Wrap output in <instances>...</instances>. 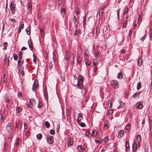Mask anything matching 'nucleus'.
<instances>
[{"label": "nucleus", "instance_id": "c85d7f7f", "mask_svg": "<svg viewBox=\"0 0 152 152\" xmlns=\"http://www.w3.org/2000/svg\"><path fill=\"white\" fill-rule=\"evenodd\" d=\"M125 147L126 151L129 150V143L128 142L126 141Z\"/></svg>", "mask_w": 152, "mask_h": 152}, {"label": "nucleus", "instance_id": "603ef678", "mask_svg": "<svg viewBox=\"0 0 152 152\" xmlns=\"http://www.w3.org/2000/svg\"><path fill=\"white\" fill-rule=\"evenodd\" d=\"M6 80H7V76H6V75H3V82L6 83Z\"/></svg>", "mask_w": 152, "mask_h": 152}, {"label": "nucleus", "instance_id": "09e8293b", "mask_svg": "<svg viewBox=\"0 0 152 152\" xmlns=\"http://www.w3.org/2000/svg\"><path fill=\"white\" fill-rule=\"evenodd\" d=\"M108 106L109 108H111L112 106V101H109L108 104Z\"/></svg>", "mask_w": 152, "mask_h": 152}, {"label": "nucleus", "instance_id": "72a5a7b5", "mask_svg": "<svg viewBox=\"0 0 152 152\" xmlns=\"http://www.w3.org/2000/svg\"><path fill=\"white\" fill-rule=\"evenodd\" d=\"M142 59L141 57L138 60L137 64L138 65L140 66L141 65L142 63Z\"/></svg>", "mask_w": 152, "mask_h": 152}, {"label": "nucleus", "instance_id": "de8ad7c7", "mask_svg": "<svg viewBox=\"0 0 152 152\" xmlns=\"http://www.w3.org/2000/svg\"><path fill=\"white\" fill-rule=\"evenodd\" d=\"M127 24V21L126 20H124V21L123 23V27L125 28L126 27Z\"/></svg>", "mask_w": 152, "mask_h": 152}, {"label": "nucleus", "instance_id": "473e14b6", "mask_svg": "<svg viewBox=\"0 0 152 152\" xmlns=\"http://www.w3.org/2000/svg\"><path fill=\"white\" fill-rule=\"evenodd\" d=\"M97 134V132L96 130H94L92 133V136H94V137H96Z\"/></svg>", "mask_w": 152, "mask_h": 152}, {"label": "nucleus", "instance_id": "412c9836", "mask_svg": "<svg viewBox=\"0 0 152 152\" xmlns=\"http://www.w3.org/2000/svg\"><path fill=\"white\" fill-rule=\"evenodd\" d=\"M4 146L3 149V152H7L8 147L7 143L6 142H4Z\"/></svg>", "mask_w": 152, "mask_h": 152}, {"label": "nucleus", "instance_id": "39448f33", "mask_svg": "<svg viewBox=\"0 0 152 152\" xmlns=\"http://www.w3.org/2000/svg\"><path fill=\"white\" fill-rule=\"evenodd\" d=\"M29 105L28 104L27 107L29 106L30 107H32V106H35L36 104V102L34 99H31L29 101ZM26 104L27 105V104Z\"/></svg>", "mask_w": 152, "mask_h": 152}, {"label": "nucleus", "instance_id": "c03bdc74", "mask_svg": "<svg viewBox=\"0 0 152 152\" xmlns=\"http://www.w3.org/2000/svg\"><path fill=\"white\" fill-rule=\"evenodd\" d=\"M33 57H34L33 59V61L34 62L35 64H36V60H37V57L35 56L34 55H33Z\"/></svg>", "mask_w": 152, "mask_h": 152}, {"label": "nucleus", "instance_id": "dca6fc26", "mask_svg": "<svg viewBox=\"0 0 152 152\" xmlns=\"http://www.w3.org/2000/svg\"><path fill=\"white\" fill-rule=\"evenodd\" d=\"M124 132L123 130L120 131L118 132V137L119 138L122 137L124 135Z\"/></svg>", "mask_w": 152, "mask_h": 152}, {"label": "nucleus", "instance_id": "6e6d98bb", "mask_svg": "<svg viewBox=\"0 0 152 152\" xmlns=\"http://www.w3.org/2000/svg\"><path fill=\"white\" fill-rule=\"evenodd\" d=\"M83 26H84L86 25V19L85 18V17H83Z\"/></svg>", "mask_w": 152, "mask_h": 152}, {"label": "nucleus", "instance_id": "338daca9", "mask_svg": "<svg viewBox=\"0 0 152 152\" xmlns=\"http://www.w3.org/2000/svg\"><path fill=\"white\" fill-rule=\"evenodd\" d=\"M50 134H55V132L54 130L51 129L50 131Z\"/></svg>", "mask_w": 152, "mask_h": 152}, {"label": "nucleus", "instance_id": "8fccbe9b", "mask_svg": "<svg viewBox=\"0 0 152 152\" xmlns=\"http://www.w3.org/2000/svg\"><path fill=\"white\" fill-rule=\"evenodd\" d=\"M142 19V17H141V16H140L139 15V18H138V22L139 23V25H140V22L141 21Z\"/></svg>", "mask_w": 152, "mask_h": 152}, {"label": "nucleus", "instance_id": "cd10ccee", "mask_svg": "<svg viewBox=\"0 0 152 152\" xmlns=\"http://www.w3.org/2000/svg\"><path fill=\"white\" fill-rule=\"evenodd\" d=\"M141 92L138 91L134 93L133 96V97L134 98H136V97H138L140 95Z\"/></svg>", "mask_w": 152, "mask_h": 152}, {"label": "nucleus", "instance_id": "f3484780", "mask_svg": "<svg viewBox=\"0 0 152 152\" xmlns=\"http://www.w3.org/2000/svg\"><path fill=\"white\" fill-rule=\"evenodd\" d=\"M132 149L134 151H136L137 149V144L136 142H134L132 145Z\"/></svg>", "mask_w": 152, "mask_h": 152}, {"label": "nucleus", "instance_id": "864d4df0", "mask_svg": "<svg viewBox=\"0 0 152 152\" xmlns=\"http://www.w3.org/2000/svg\"><path fill=\"white\" fill-rule=\"evenodd\" d=\"M77 64H80L81 63V61L80 60V58L78 57L77 58Z\"/></svg>", "mask_w": 152, "mask_h": 152}, {"label": "nucleus", "instance_id": "a878e982", "mask_svg": "<svg viewBox=\"0 0 152 152\" xmlns=\"http://www.w3.org/2000/svg\"><path fill=\"white\" fill-rule=\"evenodd\" d=\"M137 108L139 109H141L143 107V105L142 103H137L136 104Z\"/></svg>", "mask_w": 152, "mask_h": 152}, {"label": "nucleus", "instance_id": "f8f14e48", "mask_svg": "<svg viewBox=\"0 0 152 152\" xmlns=\"http://www.w3.org/2000/svg\"><path fill=\"white\" fill-rule=\"evenodd\" d=\"M75 28V31L74 33V35L76 36H78L80 34V31L79 28H78V26H77Z\"/></svg>", "mask_w": 152, "mask_h": 152}, {"label": "nucleus", "instance_id": "4d7b16f0", "mask_svg": "<svg viewBox=\"0 0 152 152\" xmlns=\"http://www.w3.org/2000/svg\"><path fill=\"white\" fill-rule=\"evenodd\" d=\"M85 135L87 136H88L89 137H91V136H92V135L90 134V136H89V135H90V133L89 132H85Z\"/></svg>", "mask_w": 152, "mask_h": 152}, {"label": "nucleus", "instance_id": "a211bd4d", "mask_svg": "<svg viewBox=\"0 0 152 152\" xmlns=\"http://www.w3.org/2000/svg\"><path fill=\"white\" fill-rule=\"evenodd\" d=\"M73 143V140L72 138H69L68 140L67 145L68 146L72 145Z\"/></svg>", "mask_w": 152, "mask_h": 152}, {"label": "nucleus", "instance_id": "13d9d810", "mask_svg": "<svg viewBox=\"0 0 152 152\" xmlns=\"http://www.w3.org/2000/svg\"><path fill=\"white\" fill-rule=\"evenodd\" d=\"M7 45L8 44L7 42H4L3 43V46L4 47V48H3L4 50H6L7 49L5 48L7 46Z\"/></svg>", "mask_w": 152, "mask_h": 152}, {"label": "nucleus", "instance_id": "79ce46f5", "mask_svg": "<svg viewBox=\"0 0 152 152\" xmlns=\"http://www.w3.org/2000/svg\"><path fill=\"white\" fill-rule=\"evenodd\" d=\"M70 58L72 60V61H74L75 58V56L74 53L71 54Z\"/></svg>", "mask_w": 152, "mask_h": 152}, {"label": "nucleus", "instance_id": "423d86ee", "mask_svg": "<svg viewBox=\"0 0 152 152\" xmlns=\"http://www.w3.org/2000/svg\"><path fill=\"white\" fill-rule=\"evenodd\" d=\"M83 79L84 77L81 75H80L78 77V80L77 81V85H79V83L82 84V83H83L84 80Z\"/></svg>", "mask_w": 152, "mask_h": 152}, {"label": "nucleus", "instance_id": "20e7f679", "mask_svg": "<svg viewBox=\"0 0 152 152\" xmlns=\"http://www.w3.org/2000/svg\"><path fill=\"white\" fill-rule=\"evenodd\" d=\"M47 142L49 144H53L54 142L53 137L52 136H49L46 137Z\"/></svg>", "mask_w": 152, "mask_h": 152}, {"label": "nucleus", "instance_id": "49530a36", "mask_svg": "<svg viewBox=\"0 0 152 152\" xmlns=\"http://www.w3.org/2000/svg\"><path fill=\"white\" fill-rule=\"evenodd\" d=\"M30 28H27L26 30V32L27 35H29L30 34Z\"/></svg>", "mask_w": 152, "mask_h": 152}, {"label": "nucleus", "instance_id": "4468645a", "mask_svg": "<svg viewBox=\"0 0 152 152\" xmlns=\"http://www.w3.org/2000/svg\"><path fill=\"white\" fill-rule=\"evenodd\" d=\"M53 62H50L49 65V67L50 70H51L53 67L55 66L54 58V57H53Z\"/></svg>", "mask_w": 152, "mask_h": 152}, {"label": "nucleus", "instance_id": "5fc2aeb1", "mask_svg": "<svg viewBox=\"0 0 152 152\" xmlns=\"http://www.w3.org/2000/svg\"><path fill=\"white\" fill-rule=\"evenodd\" d=\"M45 125L47 128H49L50 127V124L48 121H46L45 122Z\"/></svg>", "mask_w": 152, "mask_h": 152}, {"label": "nucleus", "instance_id": "ddd939ff", "mask_svg": "<svg viewBox=\"0 0 152 152\" xmlns=\"http://www.w3.org/2000/svg\"><path fill=\"white\" fill-rule=\"evenodd\" d=\"M109 124V122L107 121H105L104 122V129L105 130L109 128V126H108V125Z\"/></svg>", "mask_w": 152, "mask_h": 152}, {"label": "nucleus", "instance_id": "a18cd8bd", "mask_svg": "<svg viewBox=\"0 0 152 152\" xmlns=\"http://www.w3.org/2000/svg\"><path fill=\"white\" fill-rule=\"evenodd\" d=\"M43 105L42 103L40 101L38 102V104L37 107L39 108H40Z\"/></svg>", "mask_w": 152, "mask_h": 152}, {"label": "nucleus", "instance_id": "37998d69", "mask_svg": "<svg viewBox=\"0 0 152 152\" xmlns=\"http://www.w3.org/2000/svg\"><path fill=\"white\" fill-rule=\"evenodd\" d=\"M77 85V86L79 87V88L80 89H83L84 87V86L83 84V83H82V84L79 83V85Z\"/></svg>", "mask_w": 152, "mask_h": 152}, {"label": "nucleus", "instance_id": "69168bd1", "mask_svg": "<svg viewBox=\"0 0 152 152\" xmlns=\"http://www.w3.org/2000/svg\"><path fill=\"white\" fill-rule=\"evenodd\" d=\"M79 124L80 125V126L82 127H84L86 125L83 122L80 123Z\"/></svg>", "mask_w": 152, "mask_h": 152}, {"label": "nucleus", "instance_id": "0e129e2a", "mask_svg": "<svg viewBox=\"0 0 152 152\" xmlns=\"http://www.w3.org/2000/svg\"><path fill=\"white\" fill-rule=\"evenodd\" d=\"M19 121H17L16 122L15 124V127L16 128H18V127L19 124Z\"/></svg>", "mask_w": 152, "mask_h": 152}, {"label": "nucleus", "instance_id": "f03ea898", "mask_svg": "<svg viewBox=\"0 0 152 152\" xmlns=\"http://www.w3.org/2000/svg\"><path fill=\"white\" fill-rule=\"evenodd\" d=\"M15 4L13 2H12L10 4V9L11 11L12 14L14 15L15 11Z\"/></svg>", "mask_w": 152, "mask_h": 152}, {"label": "nucleus", "instance_id": "c756f323", "mask_svg": "<svg viewBox=\"0 0 152 152\" xmlns=\"http://www.w3.org/2000/svg\"><path fill=\"white\" fill-rule=\"evenodd\" d=\"M44 95L45 99L47 102H48V93L47 91L45 92V91Z\"/></svg>", "mask_w": 152, "mask_h": 152}, {"label": "nucleus", "instance_id": "b1692460", "mask_svg": "<svg viewBox=\"0 0 152 152\" xmlns=\"http://www.w3.org/2000/svg\"><path fill=\"white\" fill-rule=\"evenodd\" d=\"M19 72L20 74L23 75H24V72H23L24 68L23 66H21L20 68L18 69Z\"/></svg>", "mask_w": 152, "mask_h": 152}, {"label": "nucleus", "instance_id": "393cba45", "mask_svg": "<svg viewBox=\"0 0 152 152\" xmlns=\"http://www.w3.org/2000/svg\"><path fill=\"white\" fill-rule=\"evenodd\" d=\"M85 62L86 66L90 65L91 64V61L88 60L87 58H85Z\"/></svg>", "mask_w": 152, "mask_h": 152}, {"label": "nucleus", "instance_id": "052dcab7", "mask_svg": "<svg viewBox=\"0 0 152 152\" xmlns=\"http://www.w3.org/2000/svg\"><path fill=\"white\" fill-rule=\"evenodd\" d=\"M125 10L124 11L123 14H125V13H127L128 12V8L127 7H126V8L125 9H124Z\"/></svg>", "mask_w": 152, "mask_h": 152}, {"label": "nucleus", "instance_id": "7c9ffc66", "mask_svg": "<svg viewBox=\"0 0 152 152\" xmlns=\"http://www.w3.org/2000/svg\"><path fill=\"white\" fill-rule=\"evenodd\" d=\"M104 8H103L101 9H100V10H99V16H100L101 15V17H102L103 14L104 13Z\"/></svg>", "mask_w": 152, "mask_h": 152}, {"label": "nucleus", "instance_id": "bf43d9fd", "mask_svg": "<svg viewBox=\"0 0 152 152\" xmlns=\"http://www.w3.org/2000/svg\"><path fill=\"white\" fill-rule=\"evenodd\" d=\"M97 66H95L93 68V72L95 75H96V72L97 70Z\"/></svg>", "mask_w": 152, "mask_h": 152}, {"label": "nucleus", "instance_id": "774afa93", "mask_svg": "<svg viewBox=\"0 0 152 152\" xmlns=\"http://www.w3.org/2000/svg\"><path fill=\"white\" fill-rule=\"evenodd\" d=\"M14 59L16 60L18 58V56L16 54H14L13 56Z\"/></svg>", "mask_w": 152, "mask_h": 152}, {"label": "nucleus", "instance_id": "f704fd0d", "mask_svg": "<svg viewBox=\"0 0 152 152\" xmlns=\"http://www.w3.org/2000/svg\"><path fill=\"white\" fill-rule=\"evenodd\" d=\"M20 142V139L19 138H17L15 142V144L17 146L19 145Z\"/></svg>", "mask_w": 152, "mask_h": 152}, {"label": "nucleus", "instance_id": "9b49d317", "mask_svg": "<svg viewBox=\"0 0 152 152\" xmlns=\"http://www.w3.org/2000/svg\"><path fill=\"white\" fill-rule=\"evenodd\" d=\"M4 61L5 64L8 66L9 65V58L8 57H7V55L5 56Z\"/></svg>", "mask_w": 152, "mask_h": 152}, {"label": "nucleus", "instance_id": "7ed1b4c3", "mask_svg": "<svg viewBox=\"0 0 152 152\" xmlns=\"http://www.w3.org/2000/svg\"><path fill=\"white\" fill-rule=\"evenodd\" d=\"M13 125L11 123H9L6 126V129L7 131L11 133L12 131Z\"/></svg>", "mask_w": 152, "mask_h": 152}, {"label": "nucleus", "instance_id": "4be33fe9", "mask_svg": "<svg viewBox=\"0 0 152 152\" xmlns=\"http://www.w3.org/2000/svg\"><path fill=\"white\" fill-rule=\"evenodd\" d=\"M28 46L30 49L31 50H33V47L32 46V42L31 40H28Z\"/></svg>", "mask_w": 152, "mask_h": 152}, {"label": "nucleus", "instance_id": "c9c22d12", "mask_svg": "<svg viewBox=\"0 0 152 152\" xmlns=\"http://www.w3.org/2000/svg\"><path fill=\"white\" fill-rule=\"evenodd\" d=\"M23 63V61L22 59H19L18 61V63L19 65L21 66Z\"/></svg>", "mask_w": 152, "mask_h": 152}, {"label": "nucleus", "instance_id": "680f3d73", "mask_svg": "<svg viewBox=\"0 0 152 152\" xmlns=\"http://www.w3.org/2000/svg\"><path fill=\"white\" fill-rule=\"evenodd\" d=\"M120 9H118L117 10V15L118 18V19L119 20V13L120 11Z\"/></svg>", "mask_w": 152, "mask_h": 152}, {"label": "nucleus", "instance_id": "9d476101", "mask_svg": "<svg viewBox=\"0 0 152 152\" xmlns=\"http://www.w3.org/2000/svg\"><path fill=\"white\" fill-rule=\"evenodd\" d=\"M10 96L8 95H6L4 98L5 102L9 103L10 101Z\"/></svg>", "mask_w": 152, "mask_h": 152}, {"label": "nucleus", "instance_id": "2f4dec72", "mask_svg": "<svg viewBox=\"0 0 152 152\" xmlns=\"http://www.w3.org/2000/svg\"><path fill=\"white\" fill-rule=\"evenodd\" d=\"M77 149L79 152H82L83 148L81 145H78L77 147Z\"/></svg>", "mask_w": 152, "mask_h": 152}, {"label": "nucleus", "instance_id": "3c124183", "mask_svg": "<svg viewBox=\"0 0 152 152\" xmlns=\"http://www.w3.org/2000/svg\"><path fill=\"white\" fill-rule=\"evenodd\" d=\"M108 114L109 115H112L113 113V110L112 109L109 110L107 112Z\"/></svg>", "mask_w": 152, "mask_h": 152}, {"label": "nucleus", "instance_id": "6ab92c4d", "mask_svg": "<svg viewBox=\"0 0 152 152\" xmlns=\"http://www.w3.org/2000/svg\"><path fill=\"white\" fill-rule=\"evenodd\" d=\"M83 115L81 113H78L77 115V121H80L82 119Z\"/></svg>", "mask_w": 152, "mask_h": 152}, {"label": "nucleus", "instance_id": "1a4fd4ad", "mask_svg": "<svg viewBox=\"0 0 152 152\" xmlns=\"http://www.w3.org/2000/svg\"><path fill=\"white\" fill-rule=\"evenodd\" d=\"M137 140L138 142V146H140V142H141V137L140 135H138L137 137Z\"/></svg>", "mask_w": 152, "mask_h": 152}, {"label": "nucleus", "instance_id": "ea45409f", "mask_svg": "<svg viewBox=\"0 0 152 152\" xmlns=\"http://www.w3.org/2000/svg\"><path fill=\"white\" fill-rule=\"evenodd\" d=\"M141 83L140 82H138L137 86V89H140L141 87Z\"/></svg>", "mask_w": 152, "mask_h": 152}, {"label": "nucleus", "instance_id": "6e6552de", "mask_svg": "<svg viewBox=\"0 0 152 152\" xmlns=\"http://www.w3.org/2000/svg\"><path fill=\"white\" fill-rule=\"evenodd\" d=\"M150 144L149 142L146 143L145 145V152H149V148L150 147Z\"/></svg>", "mask_w": 152, "mask_h": 152}, {"label": "nucleus", "instance_id": "bb28decb", "mask_svg": "<svg viewBox=\"0 0 152 152\" xmlns=\"http://www.w3.org/2000/svg\"><path fill=\"white\" fill-rule=\"evenodd\" d=\"M15 110L16 113H19L22 111V108L21 107H15Z\"/></svg>", "mask_w": 152, "mask_h": 152}, {"label": "nucleus", "instance_id": "0eeeda50", "mask_svg": "<svg viewBox=\"0 0 152 152\" xmlns=\"http://www.w3.org/2000/svg\"><path fill=\"white\" fill-rule=\"evenodd\" d=\"M38 80H35L34 82L32 88V89L34 91L38 87Z\"/></svg>", "mask_w": 152, "mask_h": 152}, {"label": "nucleus", "instance_id": "2eb2a0df", "mask_svg": "<svg viewBox=\"0 0 152 152\" xmlns=\"http://www.w3.org/2000/svg\"><path fill=\"white\" fill-rule=\"evenodd\" d=\"M73 20L75 25V28H76L77 26H78V23L77 21V19L75 16H74L73 18Z\"/></svg>", "mask_w": 152, "mask_h": 152}, {"label": "nucleus", "instance_id": "f257e3e1", "mask_svg": "<svg viewBox=\"0 0 152 152\" xmlns=\"http://www.w3.org/2000/svg\"><path fill=\"white\" fill-rule=\"evenodd\" d=\"M111 84L115 88H117L119 87L118 82L115 80H112L110 82Z\"/></svg>", "mask_w": 152, "mask_h": 152}, {"label": "nucleus", "instance_id": "aec40b11", "mask_svg": "<svg viewBox=\"0 0 152 152\" xmlns=\"http://www.w3.org/2000/svg\"><path fill=\"white\" fill-rule=\"evenodd\" d=\"M60 13H61V14L62 16L63 17H64V16L65 15V13H66L65 9L64 8L61 9V10Z\"/></svg>", "mask_w": 152, "mask_h": 152}, {"label": "nucleus", "instance_id": "5701e85b", "mask_svg": "<svg viewBox=\"0 0 152 152\" xmlns=\"http://www.w3.org/2000/svg\"><path fill=\"white\" fill-rule=\"evenodd\" d=\"M117 77L118 79H122L123 77L122 72H119L117 74Z\"/></svg>", "mask_w": 152, "mask_h": 152}, {"label": "nucleus", "instance_id": "58836bf2", "mask_svg": "<svg viewBox=\"0 0 152 152\" xmlns=\"http://www.w3.org/2000/svg\"><path fill=\"white\" fill-rule=\"evenodd\" d=\"M108 140V137H105L103 140H102V141H103L104 143H106Z\"/></svg>", "mask_w": 152, "mask_h": 152}, {"label": "nucleus", "instance_id": "4c0bfd02", "mask_svg": "<svg viewBox=\"0 0 152 152\" xmlns=\"http://www.w3.org/2000/svg\"><path fill=\"white\" fill-rule=\"evenodd\" d=\"M94 55L95 57L96 58H98L99 57V53L98 52L96 51V52H95L94 53Z\"/></svg>", "mask_w": 152, "mask_h": 152}, {"label": "nucleus", "instance_id": "e433bc0d", "mask_svg": "<svg viewBox=\"0 0 152 152\" xmlns=\"http://www.w3.org/2000/svg\"><path fill=\"white\" fill-rule=\"evenodd\" d=\"M10 20L11 21L10 23L12 25L14 24L16 22L15 19L13 18L10 19Z\"/></svg>", "mask_w": 152, "mask_h": 152}, {"label": "nucleus", "instance_id": "a19ab883", "mask_svg": "<svg viewBox=\"0 0 152 152\" xmlns=\"http://www.w3.org/2000/svg\"><path fill=\"white\" fill-rule=\"evenodd\" d=\"M37 137L38 140H40L42 137V135L41 134H38L37 135Z\"/></svg>", "mask_w": 152, "mask_h": 152}, {"label": "nucleus", "instance_id": "e2e57ef3", "mask_svg": "<svg viewBox=\"0 0 152 152\" xmlns=\"http://www.w3.org/2000/svg\"><path fill=\"white\" fill-rule=\"evenodd\" d=\"M130 124H128L126 125L125 128L126 130H129L130 128Z\"/></svg>", "mask_w": 152, "mask_h": 152}]
</instances>
